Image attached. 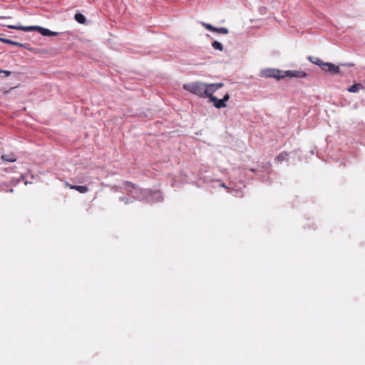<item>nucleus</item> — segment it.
Listing matches in <instances>:
<instances>
[{
  "label": "nucleus",
  "mask_w": 365,
  "mask_h": 365,
  "mask_svg": "<svg viewBox=\"0 0 365 365\" xmlns=\"http://www.w3.org/2000/svg\"><path fill=\"white\" fill-rule=\"evenodd\" d=\"M124 189L129 193L130 197H121L120 200L125 205H128L134 201V199L140 201H144L148 203L158 202L163 200L162 193L158 191H152L150 190H140L135 187V185L130 182H124Z\"/></svg>",
  "instance_id": "obj_1"
},
{
  "label": "nucleus",
  "mask_w": 365,
  "mask_h": 365,
  "mask_svg": "<svg viewBox=\"0 0 365 365\" xmlns=\"http://www.w3.org/2000/svg\"><path fill=\"white\" fill-rule=\"evenodd\" d=\"M182 88L190 93L200 98H204L205 83L195 81L190 83H185Z\"/></svg>",
  "instance_id": "obj_2"
},
{
  "label": "nucleus",
  "mask_w": 365,
  "mask_h": 365,
  "mask_svg": "<svg viewBox=\"0 0 365 365\" xmlns=\"http://www.w3.org/2000/svg\"><path fill=\"white\" fill-rule=\"evenodd\" d=\"M283 72L278 69L267 68L261 71L260 76L265 78H274L276 79L283 78L284 75Z\"/></svg>",
  "instance_id": "obj_3"
},
{
  "label": "nucleus",
  "mask_w": 365,
  "mask_h": 365,
  "mask_svg": "<svg viewBox=\"0 0 365 365\" xmlns=\"http://www.w3.org/2000/svg\"><path fill=\"white\" fill-rule=\"evenodd\" d=\"M223 86L222 83H209L206 84L205 83V89L203 90L204 92V98L208 97L209 99L211 98V96H214L213 93L216 92L219 88H222Z\"/></svg>",
  "instance_id": "obj_4"
},
{
  "label": "nucleus",
  "mask_w": 365,
  "mask_h": 365,
  "mask_svg": "<svg viewBox=\"0 0 365 365\" xmlns=\"http://www.w3.org/2000/svg\"><path fill=\"white\" fill-rule=\"evenodd\" d=\"M322 71L329 72L331 75L338 74L340 72L339 67L332 63L324 62V63L322 64Z\"/></svg>",
  "instance_id": "obj_5"
},
{
  "label": "nucleus",
  "mask_w": 365,
  "mask_h": 365,
  "mask_svg": "<svg viewBox=\"0 0 365 365\" xmlns=\"http://www.w3.org/2000/svg\"><path fill=\"white\" fill-rule=\"evenodd\" d=\"M283 75L287 77L290 78H305L307 76V73L303 71H298V70H288L283 72Z\"/></svg>",
  "instance_id": "obj_6"
},
{
  "label": "nucleus",
  "mask_w": 365,
  "mask_h": 365,
  "mask_svg": "<svg viewBox=\"0 0 365 365\" xmlns=\"http://www.w3.org/2000/svg\"><path fill=\"white\" fill-rule=\"evenodd\" d=\"M203 26L210 31H214L218 34H227L229 33V31L227 28L225 27H215L212 25L210 24L202 23Z\"/></svg>",
  "instance_id": "obj_7"
},
{
  "label": "nucleus",
  "mask_w": 365,
  "mask_h": 365,
  "mask_svg": "<svg viewBox=\"0 0 365 365\" xmlns=\"http://www.w3.org/2000/svg\"><path fill=\"white\" fill-rule=\"evenodd\" d=\"M38 26H15V25H9L8 28L11 29L21 30L26 32H30L33 31H37Z\"/></svg>",
  "instance_id": "obj_8"
},
{
  "label": "nucleus",
  "mask_w": 365,
  "mask_h": 365,
  "mask_svg": "<svg viewBox=\"0 0 365 365\" xmlns=\"http://www.w3.org/2000/svg\"><path fill=\"white\" fill-rule=\"evenodd\" d=\"M0 41L6 43H8V44L17 46H19V47L24 48L26 49L30 50L29 45L28 43H19V42H17V41H12V40H10L9 38H0Z\"/></svg>",
  "instance_id": "obj_9"
},
{
  "label": "nucleus",
  "mask_w": 365,
  "mask_h": 365,
  "mask_svg": "<svg viewBox=\"0 0 365 365\" xmlns=\"http://www.w3.org/2000/svg\"><path fill=\"white\" fill-rule=\"evenodd\" d=\"M210 102H212L216 108L220 109L226 107V103L222 101V99H218L215 96H211L209 99Z\"/></svg>",
  "instance_id": "obj_10"
},
{
  "label": "nucleus",
  "mask_w": 365,
  "mask_h": 365,
  "mask_svg": "<svg viewBox=\"0 0 365 365\" xmlns=\"http://www.w3.org/2000/svg\"><path fill=\"white\" fill-rule=\"evenodd\" d=\"M37 31H38L43 36H54L57 35L56 32L52 31L48 29L39 26L38 27Z\"/></svg>",
  "instance_id": "obj_11"
},
{
  "label": "nucleus",
  "mask_w": 365,
  "mask_h": 365,
  "mask_svg": "<svg viewBox=\"0 0 365 365\" xmlns=\"http://www.w3.org/2000/svg\"><path fill=\"white\" fill-rule=\"evenodd\" d=\"M289 153L287 152H282L277 155L275 160L282 163L284 161H288Z\"/></svg>",
  "instance_id": "obj_12"
},
{
  "label": "nucleus",
  "mask_w": 365,
  "mask_h": 365,
  "mask_svg": "<svg viewBox=\"0 0 365 365\" xmlns=\"http://www.w3.org/2000/svg\"><path fill=\"white\" fill-rule=\"evenodd\" d=\"M71 189L76 190L80 193H86L88 191V187L86 185H68Z\"/></svg>",
  "instance_id": "obj_13"
},
{
  "label": "nucleus",
  "mask_w": 365,
  "mask_h": 365,
  "mask_svg": "<svg viewBox=\"0 0 365 365\" xmlns=\"http://www.w3.org/2000/svg\"><path fill=\"white\" fill-rule=\"evenodd\" d=\"M364 86L361 83H354L348 88L347 91L350 93H356L359 90L363 89Z\"/></svg>",
  "instance_id": "obj_14"
},
{
  "label": "nucleus",
  "mask_w": 365,
  "mask_h": 365,
  "mask_svg": "<svg viewBox=\"0 0 365 365\" xmlns=\"http://www.w3.org/2000/svg\"><path fill=\"white\" fill-rule=\"evenodd\" d=\"M309 60L313 63L314 64H316L317 66H319L320 67V68L322 69V64L324 63V61H322L320 58H317V57H312V56H309Z\"/></svg>",
  "instance_id": "obj_15"
},
{
  "label": "nucleus",
  "mask_w": 365,
  "mask_h": 365,
  "mask_svg": "<svg viewBox=\"0 0 365 365\" xmlns=\"http://www.w3.org/2000/svg\"><path fill=\"white\" fill-rule=\"evenodd\" d=\"M74 19L78 23L81 24H84L86 21V16L81 13L76 14Z\"/></svg>",
  "instance_id": "obj_16"
},
{
  "label": "nucleus",
  "mask_w": 365,
  "mask_h": 365,
  "mask_svg": "<svg viewBox=\"0 0 365 365\" xmlns=\"http://www.w3.org/2000/svg\"><path fill=\"white\" fill-rule=\"evenodd\" d=\"M212 46L216 49V50H219L220 51H222L223 50V46L222 44L219 42V41H215L212 43Z\"/></svg>",
  "instance_id": "obj_17"
},
{
  "label": "nucleus",
  "mask_w": 365,
  "mask_h": 365,
  "mask_svg": "<svg viewBox=\"0 0 365 365\" xmlns=\"http://www.w3.org/2000/svg\"><path fill=\"white\" fill-rule=\"evenodd\" d=\"M1 158L3 160L7 161V162L11 163V162L16 161V158H14L13 156L9 155H3L1 156Z\"/></svg>",
  "instance_id": "obj_18"
},
{
  "label": "nucleus",
  "mask_w": 365,
  "mask_h": 365,
  "mask_svg": "<svg viewBox=\"0 0 365 365\" xmlns=\"http://www.w3.org/2000/svg\"><path fill=\"white\" fill-rule=\"evenodd\" d=\"M4 73V77H8L11 74V71L0 69V74Z\"/></svg>",
  "instance_id": "obj_19"
},
{
  "label": "nucleus",
  "mask_w": 365,
  "mask_h": 365,
  "mask_svg": "<svg viewBox=\"0 0 365 365\" xmlns=\"http://www.w3.org/2000/svg\"><path fill=\"white\" fill-rule=\"evenodd\" d=\"M230 99V95L228 93H226L223 98H222V101L225 103Z\"/></svg>",
  "instance_id": "obj_20"
},
{
  "label": "nucleus",
  "mask_w": 365,
  "mask_h": 365,
  "mask_svg": "<svg viewBox=\"0 0 365 365\" xmlns=\"http://www.w3.org/2000/svg\"><path fill=\"white\" fill-rule=\"evenodd\" d=\"M258 178L260 179L263 182H269V177H267L266 178H261V176L259 175Z\"/></svg>",
  "instance_id": "obj_21"
},
{
  "label": "nucleus",
  "mask_w": 365,
  "mask_h": 365,
  "mask_svg": "<svg viewBox=\"0 0 365 365\" xmlns=\"http://www.w3.org/2000/svg\"><path fill=\"white\" fill-rule=\"evenodd\" d=\"M220 186L222 187L227 188V187L226 186V185L225 183H220Z\"/></svg>",
  "instance_id": "obj_22"
},
{
  "label": "nucleus",
  "mask_w": 365,
  "mask_h": 365,
  "mask_svg": "<svg viewBox=\"0 0 365 365\" xmlns=\"http://www.w3.org/2000/svg\"><path fill=\"white\" fill-rule=\"evenodd\" d=\"M264 168L268 169L269 168V165L267 163V165L264 166Z\"/></svg>",
  "instance_id": "obj_23"
},
{
  "label": "nucleus",
  "mask_w": 365,
  "mask_h": 365,
  "mask_svg": "<svg viewBox=\"0 0 365 365\" xmlns=\"http://www.w3.org/2000/svg\"><path fill=\"white\" fill-rule=\"evenodd\" d=\"M21 180H24V175L21 176V178L19 180H18V182H19Z\"/></svg>",
  "instance_id": "obj_24"
},
{
  "label": "nucleus",
  "mask_w": 365,
  "mask_h": 365,
  "mask_svg": "<svg viewBox=\"0 0 365 365\" xmlns=\"http://www.w3.org/2000/svg\"><path fill=\"white\" fill-rule=\"evenodd\" d=\"M252 172L255 173V169H251L250 170Z\"/></svg>",
  "instance_id": "obj_25"
},
{
  "label": "nucleus",
  "mask_w": 365,
  "mask_h": 365,
  "mask_svg": "<svg viewBox=\"0 0 365 365\" xmlns=\"http://www.w3.org/2000/svg\"><path fill=\"white\" fill-rule=\"evenodd\" d=\"M232 192H235V190H229V192L232 193Z\"/></svg>",
  "instance_id": "obj_26"
},
{
  "label": "nucleus",
  "mask_w": 365,
  "mask_h": 365,
  "mask_svg": "<svg viewBox=\"0 0 365 365\" xmlns=\"http://www.w3.org/2000/svg\"><path fill=\"white\" fill-rule=\"evenodd\" d=\"M24 183H25V185H27L29 182H28V181H25Z\"/></svg>",
  "instance_id": "obj_27"
}]
</instances>
